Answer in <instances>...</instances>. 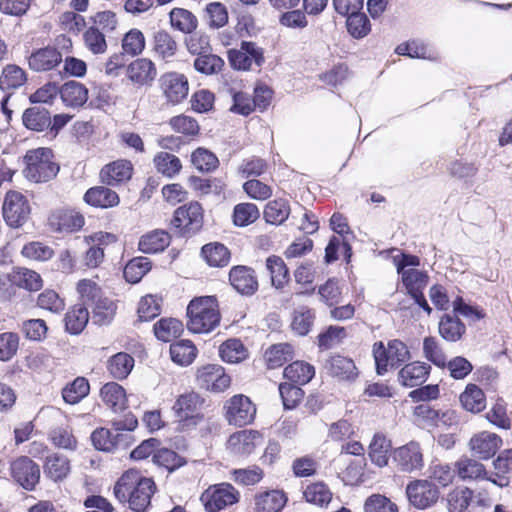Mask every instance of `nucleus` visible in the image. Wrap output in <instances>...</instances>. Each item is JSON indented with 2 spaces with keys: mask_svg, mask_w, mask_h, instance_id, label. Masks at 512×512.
Instances as JSON below:
<instances>
[{
  "mask_svg": "<svg viewBox=\"0 0 512 512\" xmlns=\"http://www.w3.org/2000/svg\"><path fill=\"white\" fill-rule=\"evenodd\" d=\"M156 485L151 478L142 477L137 470L126 471L116 482L113 492L121 502H128L135 512H144L151 503Z\"/></svg>",
  "mask_w": 512,
  "mask_h": 512,
  "instance_id": "nucleus-1",
  "label": "nucleus"
},
{
  "mask_svg": "<svg viewBox=\"0 0 512 512\" xmlns=\"http://www.w3.org/2000/svg\"><path fill=\"white\" fill-rule=\"evenodd\" d=\"M137 425L136 417L129 413L123 419L113 420L112 429H96L91 435L92 443L97 450L105 452L126 449L130 444L131 436L123 431H132Z\"/></svg>",
  "mask_w": 512,
  "mask_h": 512,
  "instance_id": "nucleus-2",
  "label": "nucleus"
},
{
  "mask_svg": "<svg viewBox=\"0 0 512 512\" xmlns=\"http://www.w3.org/2000/svg\"><path fill=\"white\" fill-rule=\"evenodd\" d=\"M187 328L193 333H209L220 323L218 302L214 296L196 297L187 307Z\"/></svg>",
  "mask_w": 512,
  "mask_h": 512,
  "instance_id": "nucleus-3",
  "label": "nucleus"
},
{
  "mask_svg": "<svg viewBox=\"0 0 512 512\" xmlns=\"http://www.w3.org/2000/svg\"><path fill=\"white\" fill-rule=\"evenodd\" d=\"M373 356L378 375L385 374L389 369L397 368L411 358L406 344L398 339L390 340L387 346L383 342L374 343Z\"/></svg>",
  "mask_w": 512,
  "mask_h": 512,
  "instance_id": "nucleus-4",
  "label": "nucleus"
},
{
  "mask_svg": "<svg viewBox=\"0 0 512 512\" xmlns=\"http://www.w3.org/2000/svg\"><path fill=\"white\" fill-rule=\"evenodd\" d=\"M25 161L24 174L27 179L36 183L49 181L59 171V166L52 161V151L49 148L28 151Z\"/></svg>",
  "mask_w": 512,
  "mask_h": 512,
  "instance_id": "nucleus-5",
  "label": "nucleus"
},
{
  "mask_svg": "<svg viewBox=\"0 0 512 512\" xmlns=\"http://www.w3.org/2000/svg\"><path fill=\"white\" fill-rule=\"evenodd\" d=\"M405 495L410 506L417 510H426L438 502L440 491L428 479H415L406 485Z\"/></svg>",
  "mask_w": 512,
  "mask_h": 512,
  "instance_id": "nucleus-6",
  "label": "nucleus"
},
{
  "mask_svg": "<svg viewBox=\"0 0 512 512\" xmlns=\"http://www.w3.org/2000/svg\"><path fill=\"white\" fill-rule=\"evenodd\" d=\"M207 512H219L239 501V492L229 483L209 486L200 496Z\"/></svg>",
  "mask_w": 512,
  "mask_h": 512,
  "instance_id": "nucleus-7",
  "label": "nucleus"
},
{
  "mask_svg": "<svg viewBox=\"0 0 512 512\" xmlns=\"http://www.w3.org/2000/svg\"><path fill=\"white\" fill-rule=\"evenodd\" d=\"M223 409L227 422L238 427L251 424L256 416L255 404L243 394H237L229 398Z\"/></svg>",
  "mask_w": 512,
  "mask_h": 512,
  "instance_id": "nucleus-8",
  "label": "nucleus"
},
{
  "mask_svg": "<svg viewBox=\"0 0 512 512\" xmlns=\"http://www.w3.org/2000/svg\"><path fill=\"white\" fill-rule=\"evenodd\" d=\"M203 218L201 204L193 201L178 207L171 223L183 234H195L202 228Z\"/></svg>",
  "mask_w": 512,
  "mask_h": 512,
  "instance_id": "nucleus-9",
  "label": "nucleus"
},
{
  "mask_svg": "<svg viewBox=\"0 0 512 512\" xmlns=\"http://www.w3.org/2000/svg\"><path fill=\"white\" fill-rule=\"evenodd\" d=\"M158 84L166 102L172 105L181 103L189 92L188 79L179 72L163 73L158 79Z\"/></svg>",
  "mask_w": 512,
  "mask_h": 512,
  "instance_id": "nucleus-10",
  "label": "nucleus"
},
{
  "mask_svg": "<svg viewBox=\"0 0 512 512\" xmlns=\"http://www.w3.org/2000/svg\"><path fill=\"white\" fill-rule=\"evenodd\" d=\"M204 400L196 392L181 394L175 401L172 410L178 422L196 425L201 419L200 410Z\"/></svg>",
  "mask_w": 512,
  "mask_h": 512,
  "instance_id": "nucleus-11",
  "label": "nucleus"
},
{
  "mask_svg": "<svg viewBox=\"0 0 512 512\" xmlns=\"http://www.w3.org/2000/svg\"><path fill=\"white\" fill-rule=\"evenodd\" d=\"M30 214L28 200L17 191H9L3 203V216L6 223L11 227L23 225Z\"/></svg>",
  "mask_w": 512,
  "mask_h": 512,
  "instance_id": "nucleus-12",
  "label": "nucleus"
},
{
  "mask_svg": "<svg viewBox=\"0 0 512 512\" xmlns=\"http://www.w3.org/2000/svg\"><path fill=\"white\" fill-rule=\"evenodd\" d=\"M228 60L236 70H248L254 62L257 66L264 62L262 50L253 42L243 41L240 49L228 51Z\"/></svg>",
  "mask_w": 512,
  "mask_h": 512,
  "instance_id": "nucleus-13",
  "label": "nucleus"
},
{
  "mask_svg": "<svg viewBox=\"0 0 512 512\" xmlns=\"http://www.w3.org/2000/svg\"><path fill=\"white\" fill-rule=\"evenodd\" d=\"M11 475L24 489L32 490L40 479L39 466L27 456H22L10 465Z\"/></svg>",
  "mask_w": 512,
  "mask_h": 512,
  "instance_id": "nucleus-14",
  "label": "nucleus"
},
{
  "mask_svg": "<svg viewBox=\"0 0 512 512\" xmlns=\"http://www.w3.org/2000/svg\"><path fill=\"white\" fill-rule=\"evenodd\" d=\"M197 380L202 388L213 392H222L226 390L231 383L224 368L217 364H208L198 370Z\"/></svg>",
  "mask_w": 512,
  "mask_h": 512,
  "instance_id": "nucleus-15",
  "label": "nucleus"
},
{
  "mask_svg": "<svg viewBox=\"0 0 512 512\" xmlns=\"http://www.w3.org/2000/svg\"><path fill=\"white\" fill-rule=\"evenodd\" d=\"M394 460L402 472L420 470L423 465V454L417 442H409L394 452Z\"/></svg>",
  "mask_w": 512,
  "mask_h": 512,
  "instance_id": "nucleus-16",
  "label": "nucleus"
},
{
  "mask_svg": "<svg viewBox=\"0 0 512 512\" xmlns=\"http://www.w3.org/2000/svg\"><path fill=\"white\" fill-rule=\"evenodd\" d=\"M502 446V439L495 433L483 431L474 435L469 442V447L474 455L482 460L493 457Z\"/></svg>",
  "mask_w": 512,
  "mask_h": 512,
  "instance_id": "nucleus-17",
  "label": "nucleus"
},
{
  "mask_svg": "<svg viewBox=\"0 0 512 512\" xmlns=\"http://www.w3.org/2000/svg\"><path fill=\"white\" fill-rule=\"evenodd\" d=\"M62 60V54L56 48L47 46L33 52L28 58V65L33 71L46 72L56 68Z\"/></svg>",
  "mask_w": 512,
  "mask_h": 512,
  "instance_id": "nucleus-18",
  "label": "nucleus"
},
{
  "mask_svg": "<svg viewBox=\"0 0 512 512\" xmlns=\"http://www.w3.org/2000/svg\"><path fill=\"white\" fill-rule=\"evenodd\" d=\"M156 75L154 63L147 58H138L127 67V77L138 86H150Z\"/></svg>",
  "mask_w": 512,
  "mask_h": 512,
  "instance_id": "nucleus-19",
  "label": "nucleus"
},
{
  "mask_svg": "<svg viewBox=\"0 0 512 512\" xmlns=\"http://www.w3.org/2000/svg\"><path fill=\"white\" fill-rule=\"evenodd\" d=\"M231 285L243 295H252L258 289L254 271L247 266H234L229 272Z\"/></svg>",
  "mask_w": 512,
  "mask_h": 512,
  "instance_id": "nucleus-20",
  "label": "nucleus"
},
{
  "mask_svg": "<svg viewBox=\"0 0 512 512\" xmlns=\"http://www.w3.org/2000/svg\"><path fill=\"white\" fill-rule=\"evenodd\" d=\"M431 372V366L425 362L413 361L406 364L398 372V381L405 387L422 385Z\"/></svg>",
  "mask_w": 512,
  "mask_h": 512,
  "instance_id": "nucleus-21",
  "label": "nucleus"
},
{
  "mask_svg": "<svg viewBox=\"0 0 512 512\" xmlns=\"http://www.w3.org/2000/svg\"><path fill=\"white\" fill-rule=\"evenodd\" d=\"M287 502L283 491L269 490L255 494L254 512H280Z\"/></svg>",
  "mask_w": 512,
  "mask_h": 512,
  "instance_id": "nucleus-22",
  "label": "nucleus"
},
{
  "mask_svg": "<svg viewBox=\"0 0 512 512\" xmlns=\"http://www.w3.org/2000/svg\"><path fill=\"white\" fill-rule=\"evenodd\" d=\"M102 402L113 412L118 413L127 408V396L125 389L116 382H108L100 389Z\"/></svg>",
  "mask_w": 512,
  "mask_h": 512,
  "instance_id": "nucleus-23",
  "label": "nucleus"
},
{
  "mask_svg": "<svg viewBox=\"0 0 512 512\" xmlns=\"http://www.w3.org/2000/svg\"><path fill=\"white\" fill-rule=\"evenodd\" d=\"M325 369L331 376L340 380L352 381L358 376L354 361L341 355L330 357L325 363Z\"/></svg>",
  "mask_w": 512,
  "mask_h": 512,
  "instance_id": "nucleus-24",
  "label": "nucleus"
},
{
  "mask_svg": "<svg viewBox=\"0 0 512 512\" xmlns=\"http://www.w3.org/2000/svg\"><path fill=\"white\" fill-rule=\"evenodd\" d=\"M132 164L128 160H118L104 166L100 172L103 183L116 185L131 178Z\"/></svg>",
  "mask_w": 512,
  "mask_h": 512,
  "instance_id": "nucleus-25",
  "label": "nucleus"
},
{
  "mask_svg": "<svg viewBox=\"0 0 512 512\" xmlns=\"http://www.w3.org/2000/svg\"><path fill=\"white\" fill-rule=\"evenodd\" d=\"M84 201L96 208H110L119 204L118 194L104 186L92 187L84 195Z\"/></svg>",
  "mask_w": 512,
  "mask_h": 512,
  "instance_id": "nucleus-26",
  "label": "nucleus"
},
{
  "mask_svg": "<svg viewBox=\"0 0 512 512\" xmlns=\"http://www.w3.org/2000/svg\"><path fill=\"white\" fill-rule=\"evenodd\" d=\"M171 237L164 230H153L144 234L138 243L139 250L146 254L162 252L170 244Z\"/></svg>",
  "mask_w": 512,
  "mask_h": 512,
  "instance_id": "nucleus-27",
  "label": "nucleus"
},
{
  "mask_svg": "<svg viewBox=\"0 0 512 512\" xmlns=\"http://www.w3.org/2000/svg\"><path fill=\"white\" fill-rule=\"evenodd\" d=\"M62 101L69 107H80L88 99V89L77 81L66 82L59 88Z\"/></svg>",
  "mask_w": 512,
  "mask_h": 512,
  "instance_id": "nucleus-28",
  "label": "nucleus"
},
{
  "mask_svg": "<svg viewBox=\"0 0 512 512\" xmlns=\"http://www.w3.org/2000/svg\"><path fill=\"white\" fill-rule=\"evenodd\" d=\"M134 363V358L130 354L119 352L109 358L107 370L112 378L123 380L131 373Z\"/></svg>",
  "mask_w": 512,
  "mask_h": 512,
  "instance_id": "nucleus-29",
  "label": "nucleus"
},
{
  "mask_svg": "<svg viewBox=\"0 0 512 512\" xmlns=\"http://www.w3.org/2000/svg\"><path fill=\"white\" fill-rule=\"evenodd\" d=\"M455 469L462 480H482L487 478L485 466L469 457L460 458L455 463Z\"/></svg>",
  "mask_w": 512,
  "mask_h": 512,
  "instance_id": "nucleus-30",
  "label": "nucleus"
},
{
  "mask_svg": "<svg viewBox=\"0 0 512 512\" xmlns=\"http://www.w3.org/2000/svg\"><path fill=\"white\" fill-rule=\"evenodd\" d=\"M23 123L30 130L43 131L51 126L50 112L42 106L28 108L23 114Z\"/></svg>",
  "mask_w": 512,
  "mask_h": 512,
  "instance_id": "nucleus-31",
  "label": "nucleus"
},
{
  "mask_svg": "<svg viewBox=\"0 0 512 512\" xmlns=\"http://www.w3.org/2000/svg\"><path fill=\"white\" fill-rule=\"evenodd\" d=\"M438 329L443 339L449 342H456L461 339L466 327L458 317L445 314L439 321Z\"/></svg>",
  "mask_w": 512,
  "mask_h": 512,
  "instance_id": "nucleus-32",
  "label": "nucleus"
},
{
  "mask_svg": "<svg viewBox=\"0 0 512 512\" xmlns=\"http://www.w3.org/2000/svg\"><path fill=\"white\" fill-rule=\"evenodd\" d=\"M259 438L258 432L243 430L230 436L228 445L234 453L250 454L254 450Z\"/></svg>",
  "mask_w": 512,
  "mask_h": 512,
  "instance_id": "nucleus-33",
  "label": "nucleus"
},
{
  "mask_svg": "<svg viewBox=\"0 0 512 512\" xmlns=\"http://www.w3.org/2000/svg\"><path fill=\"white\" fill-rule=\"evenodd\" d=\"M294 357V348L289 343H278L269 347L265 352V360L270 369L281 367Z\"/></svg>",
  "mask_w": 512,
  "mask_h": 512,
  "instance_id": "nucleus-34",
  "label": "nucleus"
},
{
  "mask_svg": "<svg viewBox=\"0 0 512 512\" xmlns=\"http://www.w3.org/2000/svg\"><path fill=\"white\" fill-rule=\"evenodd\" d=\"M462 406L470 412L479 413L486 407L483 391L475 384H468L460 395Z\"/></svg>",
  "mask_w": 512,
  "mask_h": 512,
  "instance_id": "nucleus-35",
  "label": "nucleus"
},
{
  "mask_svg": "<svg viewBox=\"0 0 512 512\" xmlns=\"http://www.w3.org/2000/svg\"><path fill=\"white\" fill-rule=\"evenodd\" d=\"M391 442L382 434H375L369 445V457L378 467L388 464Z\"/></svg>",
  "mask_w": 512,
  "mask_h": 512,
  "instance_id": "nucleus-36",
  "label": "nucleus"
},
{
  "mask_svg": "<svg viewBox=\"0 0 512 512\" xmlns=\"http://www.w3.org/2000/svg\"><path fill=\"white\" fill-rule=\"evenodd\" d=\"M153 51L161 59L167 60L176 54L177 43L169 32L159 30L153 37Z\"/></svg>",
  "mask_w": 512,
  "mask_h": 512,
  "instance_id": "nucleus-37",
  "label": "nucleus"
},
{
  "mask_svg": "<svg viewBox=\"0 0 512 512\" xmlns=\"http://www.w3.org/2000/svg\"><path fill=\"white\" fill-rule=\"evenodd\" d=\"M315 374L314 367L303 361H295L288 365L283 372L286 379L298 385L308 383Z\"/></svg>",
  "mask_w": 512,
  "mask_h": 512,
  "instance_id": "nucleus-38",
  "label": "nucleus"
},
{
  "mask_svg": "<svg viewBox=\"0 0 512 512\" xmlns=\"http://www.w3.org/2000/svg\"><path fill=\"white\" fill-rule=\"evenodd\" d=\"M400 275L407 294L410 296L422 292L429 281V276L426 272L415 268H409Z\"/></svg>",
  "mask_w": 512,
  "mask_h": 512,
  "instance_id": "nucleus-39",
  "label": "nucleus"
},
{
  "mask_svg": "<svg viewBox=\"0 0 512 512\" xmlns=\"http://www.w3.org/2000/svg\"><path fill=\"white\" fill-rule=\"evenodd\" d=\"M201 254L208 265L223 267L230 261L228 249L220 243H208L202 247Z\"/></svg>",
  "mask_w": 512,
  "mask_h": 512,
  "instance_id": "nucleus-40",
  "label": "nucleus"
},
{
  "mask_svg": "<svg viewBox=\"0 0 512 512\" xmlns=\"http://www.w3.org/2000/svg\"><path fill=\"white\" fill-rule=\"evenodd\" d=\"M27 81L26 72L19 66L9 64L0 76V90H13L21 87Z\"/></svg>",
  "mask_w": 512,
  "mask_h": 512,
  "instance_id": "nucleus-41",
  "label": "nucleus"
},
{
  "mask_svg": "<svg viewBox=\"0 0 512 512\" xmlns=\"http://www.w3.org/2000/svg\"><path fill=\"white\" fill-rule=\"evenodd\" d=\"M89 320V313L82 304L73 306L65 315L66 330L71 334H79Z\"/></svg>",
  "mask_w": 512,
  "mask_h": 512,
  "instance_id": "nucleus-42",
  "label": "nucleus"
},
{
  "mask_svg": "<svg viewBox=\"0 0 512 512\" xmlns=\"http://www.w3.org/2000/svg\"><path fill=\"white\" fill-rule=\"evenodd\" d=\"M169 15L172 27L183 33H192L197 28V18L187 9L174 8Z\"/></svg>",
  "mask_w": 512,
  "mask_h": 512,
  "instance_id": "nucleus-43",
  "label": "nucleus"
},
{
  "mask_svg": "<svg viewBox=\"0 0 512 512\" xmlns=\"http://www.w3.org/2000/svg\"><path fill=\"white\" fill-rule=\"evenodd\" d=\"M11 282L29 291H37L42 287V279L35 271L18 268L10 276Z\"/></svg>",
  "mask_w": 512,
  "mask_h": 512,
  "instance_id": "nucleus-44",
  "label": "nucleus"
},
{
  "mask_svg": "<svg viewBox=\"0 0 512 512\" xmlns=\"http://www.w3.org/2000/svg\"><path fill=\"white\" fill-rule=\"evenodd\" d=\"M153 162L157 171L169 178L177 175L182 168L180 159L168 152H159L155 155Z\"/></svg>",
  "mask_w": 512,
  "mask_h": 512,
  "instance_id": "nucleus-45",
  "label": "nucleus"
},
{
  "mask_svg": "<svg viewBox=\"0 0 512 512\" xmlns=\"http://www.w3.org/2000/svg\"><path fill=\"white\" fill-rule=\"evenodd\" d=\"M44 472L54 481L62 480L70 472L69 461L66 457L53 454L46 458Z\"/></svg>",
  "mask_w": 512,
  "mask_h": 512,
  "instance_id": "nucleus-46",
  "label": "nucleus"
},
{
  "mask_svg": "<svg viewBox=\"0 0 512 512\" xmlns=\"http://www.w3.org/2000/svg\"><path fill=\"white\" fill-rule=\"evenodd\" d=\"M197 349L190 340H180L170 346V355L175 363L189 365L196 357Z\"/></svg>",
  "mask_w": 512,
  "mask_h": 512,
  "instance_id": "nucleus-47",
  "label": "nucleus"
},
{
  "mask_svg": "<svg viewBox=\"0 0 512 512\" xmlns=\"http://www.w3.org/2000/svg\"><path fill=\"white\" fill-rule=\"evenodd\" d=\"M290 215V206L284 199H277L266 204L264 218L274 225L282 224Z\"/></svg>",
  "mask_w": 512,
  "mask_h": 512,
  "instance_id": "nucleus-48",
  "label": "nucleus"
},
{
  "mask_svg": "<svg viewBox=\"0 0 512 512\" xmlns=\"http://www.w3.org/2000/svg\"><path fill=\"white\" fill-rule=\"evenodd\" d=\"M182 331L181 321L175 318L161 319L154 325L155 336L163 342H169L178 337Z\"/></svg>",
  "mask_w": 512,
  "mask_h": 512,
  "instance_id": "nucleus-49",
  "label": "nucleus"
},
{
  "mask_svg": "<svg viewBox=\"0 0 512 512\" xmlns=\"http://www.w3.org/2000/svg\"><path fill=\"white\" fill-rule=\"evenodd\" d=\"M151 269V262L146 257H135L125 266L123 274L127 282L137 283Z\"/></svg>",
  "mask_w": 512,
  "mask_h": 512,
  "instance_id": "nucleus-50",
  "label": "nucleus"
},
{
  "mask_svg": "<svg viewBox=\"0 0 512 512\" xmlns=\"http://www.w3.org/2000/svg\"><path fill=\"white\" fill-rule=\"evenodd\" d=\"M89 390V382L84 377H77L63 389L62 397L66 403L76 404L88 395Z\"/></svg>",
  "mask_w": 512,
  "mask_h": 512,
  "instance_id": "nucleus-51",
  "label": "nucleus"
},
{
  "mask_svg": "<svg viewBox=\"0 0 512 512\" xmlns=\"http://www.w3.org/2000/svg\"><path fill=\"white\" fill-rule=\"evenodd\" d=\"M473 492L467 487H456L447 496L449 512H464L472 500Z\"/></svg>",
  "mask_w": 512,
  "mask_h": 512,
  "instance_id": "nucleus-52",
  "label": "nucleus"
},
{
  "mask_svg": "<svg viewBox=\"0 0 512 512\" xmlns=\"http://www.w3.org/2000/svg\"><path fill=\"white\" fill-rule=\"evenodd\" d=\"M116 313L115 303L108 298H99L94 305L92 321L98 325L109 324Z\"/></svg>",
  "mask_w": 512,
  "mask_h": 512,
  "instance_id": "nucleus-53",
  "label": "nucleus"
},
{
  "mask_svg": "<svg viewBox=\"0 0 512 512\" xmlns=\"http://www.w3.org/2000/svg\"><path fill=\"white\" fill-rule=\"evenodd\" d=\"M364 512H399L398 505L383 494L370 495L364 502Z\"/></svg>",
  "mask_w": 512,
  "mask_h": 512,
  "instance_id": "nucleus-54",
  "label": "nucleus"
},
{
  "mask_svg": "<svg viewBox=\"0 0 512 512\" xmlns=\"http://www.w3.org/2000/svg\"><path fill=\"white\" fill-rule=\"evenodd\" d=\"M221 358L228 363H238L245 359L246 350L238 339H229L219 348Z\"/></svg>",
  "mask_w": 512,
  "mask_h": 512,
  "instance_id": "nucleus-55",
  "label": "nucleus"
},
{
  "mask_svg": "<svg viewBox=\"0 0 512 512\" xmlns=\"http://www.w3.org/2000/svg\"><path fill=\"white\" fill-rule=\"evenodd\" d=\"M224 65V61L217 55L203 53L197 55L194 61V68L205 75H212L220 72Z\"/></svg>",
  "mask_w": 512,
  "mask_h": 512,
  "instance_id": "nucleus-56",
  "label": "nucleus"
},
{
  "mask_svg": "<svg viewBox=\"0 0 512 512\" xmlns=\"http://www.w3.org/2000/svg\"><path fill=\"white\" fill-rule=\"evenodd\" d=\"M424 357L439 368L446 367V355L434 337H425L423 340Z\"/></svg>",
  "mask_w": 512,
  "mask_h": 512,
  "instance_id": "nucleus-57",
  "label": "nucleus"
},
{
  "mask_svg": "<svg viewBox=\"0 0 512 512\" xmlns=\"http://www.w3.org/2000/svg\"><path fill=\"white\" fill-rule=\"evenodd\" d=\"M266 268L270 273L272 284L277 288L282 287L288 277V269L284 261L278 256H269L266 260Z\"/></svg>",
  "mask_w": 512,
  "mask_h": 512,
  "instance_id": "nucleus-58",
  "label": "nucleus"
},
{
  "mask_svg": "<svg viewBox=\"0 0 512 512\" xmlns=\"http://www.w3.org/2000/svg\"><path fill=\"white\" fill-rule=\"evenodd\" d=\"M259 209L252 203H241L235 206L233 212L234 224L237 226H247L259 218Z\"/></svg>",
  "mask_w": 512,
  "mask_h": 512,
  "instance_id": "nucleus-59",
  "label": "nucleus"
},
{
  "mask_svg": "<svg viewBox=\"0 0 512 512\" xmlns=\"http://www.w3.org/2000/svg\"><path fill=\"white\" fill-rule=\"evenodd\" d=\"M455 471L456 469L452 468L447 463L434 461L428 469V474L431 480H434L443 487H446L453 482Z\"/></svg>",
  "mask_w": 512,
  "mask_h": 512,
  "instance_id": "nucleus-60",
  "label": "nucleus"
},
{
  "mask_svg": "<svg viewBox=\"0 0 512 512\" xmlns=\"http://www.w3.org/2000/svg\"><path fill=\"white\" fill-rule=\"evenodd\" d=\"M161 299L155 295H146L141 298L138 305V317L140 321H150L160 314Z\"/></svg>",
  "mask_w": 512,
  "mask_h": 512,
  "instance_id": "nucleus-61",
  "label": "nucleus"
},
{
  "mask_svg": "<svg viewBox=\"0 0 512 512\" xmlns=\"http://www.w3.org/2000/svg\"><path fill=\"white\" fill-rule=\"evenodd\" d=\"M347 29L354 38H363L371 30L370 21L361 11L356 12L347 17Z\"/></svg>",
  "mask_w": 512,
  "mask_h": 512,
  "instance_id": "nucleus-62",
  "label": "nucleus"
},
{
  "mask_svg": "<svg viewBox=\"0 0 512 512\" xmlns=\"http://www.w3.org/2000/svg\"><path fill=\"white\" fill-rule=\"evenodd\" d=\"M304 497L309 503L324 506L331 501L332 494L325 484L314 483L307 486L304 491Z\"/></svg>",
  "mask_w": 512,
  "mask_h": 512,
  "instance_id": "nucleus-63",
  "label": "nucleus"
},
{
  "mask_svg": "<svg viewBox=\"0 0 512 512\" xmlns=\"http://www.w3.org/2000/svg\"><path fill=\"white\" fill-rule=\"evenodd\" d=\"M122 48L126 54L136 56L145 48V37L138 29H131L122 40Z\"/></svg>",
  "mask_w": 512,
  "mask_h": 512,
  "instance_id": "nucleus-64",
  "label": "nucleus"
}]
</instances>
